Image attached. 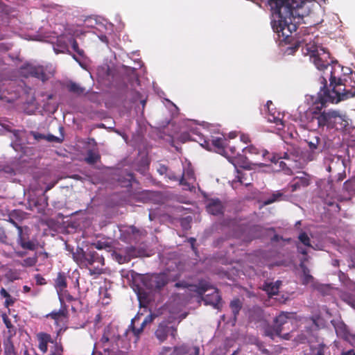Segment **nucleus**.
Listing matches in <instances>:
<instances>
[{"label": "nucleus", "mask_w": 355, "mask_h": 355, "mask_svg": "<svg viewBox=\"0 0 355 355\" xmlns=\"http://www.w3.org/2000/svg\"><path fill=\"white\" fill-rule=\"evenodd\" d=\"M293 314L290 313H282L275 319L273 328H268L266 330V335L274 339L275 336H280L283 330L285 329L284 325L292 322Z\"/></svg>", "instance_id": "nucleus-7"}, {"label": "nucleus", "mask_w": 355, "mask_h": 355, "mask_svg": "<svg viewBox=\"0 0 355 355\" xmlns=\"http://www.w3.org/2000/svg\"><path fill=\"white\" fill-rule=\"evenodd\" d=\"M207 211L212 215H220L224 210V206L218 199H211L208 200L206 205Z\"/></svg>", "instance_id": "nucleus-21"}, {"label": "nucleus", "mask_w": 355, "mask_h": 355, "mask_svg": "<svg viewBox=\"0 0 355 355\" xmlns=\"http://www.w3.org/2000/svg\"><path fill=\"white\" fill-rule=\"evenodd\" d=\"M272 28L275 32L281 41L290 42V37L296 31L297 24H271Z\"/></svg>", "instance_id": "nucleus-8"}, {"label": "nucleus", "mask_w": 355, "mask_h": 355, "mask_svg": "<svg viewBox=\"0 0 355 355\" xmlns=\"http://www.w3.org/2000/svg\"><path fill=\"white\" fill-rule=\"evenodd\" d=\"M239 165L242 169H236L238 182L245 186L250 185L252 180V173L249 169V163L248 162H243V163Z\"/></svg>", "instance_id": "nucleus-14"}, {"label": "nucleus", "mask_w": 355, "mask_h": 355, "mask_svg": "<svg viewBox=\"0 0 355 355\" xmlns=\"http://www.w3.org/2000/svg\"><path fill=\"white\" fill-rule=\"evenodd\" d=\"M7 241V236L5 233V232L0 229V242L2 243H6Z\"/></svg>", "instance_id": "nucleus-52"}, {"label": "nucleus", "mask_w": 355, "mask_h": 355, "mask_svg": "<svg viewBox=\"0 0 355 355\" xmlns=\"http://www.w3.org/2000/svg\"><path fill=\"white\" fill-rule=\"evenodd\" d=\"M134 180L133 175L130 173H123L120 175L118 181L119 184L123 187H128L131 186L132 182Z\"/></svg>", "instance_id": "nucleus-30"}, {"label": "nucleus", "mask_w": 355, "mask_h": 355, "mask_svg": "<svg viewBox=\"0 0 355 355\" xmlns=\"http://www.w3.org/2000/svg\"><path fill=\"white\" fill-rule=\"evenodd\" d=\"M69 43L71 44L73 49L76 51L80 55H83V51L78 49V43L70 36Z\"/></svg>", "instance_id": "nucleus-44"}, {"label": "nucleus", "mask_w": 355, "mask_h": 355, "mask_svg": "<svg viewBox=\"0 0 355 355\" xmlns=\"http://www.w3.org/2000/svg\"><path fill=\"white\" fill-rule=\"evenodd\" d=\"M168 279L164 274H155L144 277L142 284L149 291L160 289L167 283Z\"/></svg>", "instance_id": "nucleus-9"}, {"label": "nucleus", "mask_w": 355, "mask_h": 355, "mask_svg": "<svg viewBox=\"0 0 355 355\" xmlns=\"http://www.w3.org/2000/svg\"><path fill=\"white\" fill-rule=\"evenodd\" d=\"M230 308L233 313L234 318H236V315L239 313L241 308V302L239 299L232 300L230 303Z\"/></svg>", "instance_id": "nucleus-38"}, {"label": "nucleus", "mask_w": 355, "mask_h": 355, "mask_svg": "<svg viewBox=\"0 0 355 355\" xmlns=\"http://www.w3.org/2000/svg\"><path fill=\"white\" fill-rule=\"evenodd\" d=\"M18 230V239L17 242L21 246L22 248L33 250L35 248V243L30 240H27L24 238L22 232V228L21 227H17Z\"/></svg>", "instance_id": "nucleus-26"}, {"label": "nucleus", "mask_w": 355, "mask_h": 355, "mask_svg": "<svg viewBox=\"0 0 355 355\" xmlns=\"http://www.w3.org/2000/svg\"><path fill=\"white\" fill-rule=\"evenodd\" d=\"M190 291H195L198 295L205 296L202 300L207 305H211L214 309H219L222 306L220 295L218 294V290L214 287L208 281L201 280L198 286L189 285Z\"/></svg>", "instance_id": "nucleus-5"}, {"label": "nucleus", "mask_w": 355, "mask_h": 355, "mask_svg": "<svg viewBox=\"0 0 355 355\" xmlns=\"http://www.w3.org/2000/svg\"><path fill=\"white\" fill-rule=\"evenodd\" d=\"M306 259L304 258L301 261V263L300 264V269L301 270V279L302 282L304 285H307L309 284H312L313 282V277L312 275H310V271L309 268L304 265V261H306Z\"/></svg>", "instance_id": "nucleus-23"}, {"label": "nucleus", "mask_w": 355, "mask_h": 355, "mask_svg": "<svg viewBox=\"0 0 355 355\" xmlns=\"http://www.w3.org/2000/svg\"><path fill=\"white\" fill-rule=\"evenodd\" d=\"M170 355H200V348L196 346L182 344L175 346Z\"/></svg>", "instance_id": "nucleus-16"}, {"label": "nucleus", "mask_w": 355, "mask_h": 355, "mask_svg": "<svg viewBox=\"0 0 355 355\" xmlns=\"http://www.w3.org/2000/svg\"><path fill=\"white\" fill-rule=\"evenodd\" d=\"M324 85L316 96H309L306 100H311L313 105L320 104L315 107L309 109L305 114L307 123L313 128H324L327 129H336L337 130L346 131L351 125L352 121L345 113L338 110H329L327 111H321L322 107L327 103H338L342 101H345L355 96V82L350 88H347L345 84L343 83L341 79L336 78V83L333 85H330L331 89H326L327 83L321 80Z\"/></svg>", "instance_id": "nucleus-1"}, {"label": "nucleus", "mask_w": 355, "mask_h": 355, "mask_svg": "<svg viewBox=\"0 0 355 355\" xmlns=\"http://www.w3.org/2000/svg\"><path fill=\"white\" fill-rule=\"evenodd\" d=\"M341 355H355V351L354 349H350L346 352H343Z\"/></svg>", "instance_id": "nucleus-62"}, {"label": "nucleus", "mask_w": 355, "mask_h": 355, "mask_svg": "<svg viewBox=\"0 0 355 355\" xmlns=\"http://www.w3.org/2000/svg\"><path fill=\"white\" fill-rule=\"evenodd\" d=\"M14 262L17 266H21L23 267H31L36 263L37 258L35 257H27L22 261L15 260Z\"/></svg>", "instance_id": "nucleus-32"}, {"label": "nucleus", "mask_w": 355, "mask_h": 355, "mask_svg": "<svg viewBox=\"0 0 355 355\" xmlns=\"http://www.w3.org/2000/svg\"><path fill=\"white\" fill-rule=\"evenodd\" d=\"M171 351V347H163L159 353V355H166L169 352Z\"/></svg>", "instance_id": "nucleus-54"}, {"label": "nucleus", "mask_w": 355, "mask_h": 355, "mask_svg": "<svg viewBox=\"0 0 355 355\" xmlns=\"http://www.w3.org/2000/svg\"><path fill=\"white\" fill-rule=\"evenodd\" d=\"M243 153H244V157H246L247 154H249L250 157L254 159H258L259 157H262L263 160L268 159L271 162H274L275 164H278L280 168L285 171L286 174H291V171L289 168L288 166H291V163L286 164L284 162L279 160L282 159H285L288 162H297V158L299 157V150L293 149L288 150L287 152L284 153V156H276L272 155L270 156V153L266 150H261L257 148L254 146H250L246 148H243Z\"/></svg>", "instance_id": "nucleus-4"}, {"label": "nucleus", "mask_w": 355, "mask_h": 355, "mask_svg": "<svg viewBox=\"0 0 355 355\" xmlns=\"http://www.w3.org/2000/svg\"><path fill=\"white\" fill-rule=\"evenodd\" d=\"M0 295L2 297L6 298L10 295L4 288H1L0 290Z\"/></svg>", "instance_id": "nucleus-57"}, {"label": "nucleus", "mask_w": 355, "mask_h": 355, "mask_svg": "<svg viewBox=\"0 0 355 355\" xmlns=\"http://www.w3.org/2000/svg\"><path fill=\"white\" fill-rule=\"evenodd\" d=\"M5 355H15V348L12 343H8L5 345Z\"/></svg>", "instance_id": "nucleus-43"}, {"label": "nucleus", "mask_w": 355, "mask_h": 355, "mask_svg": "<svg viewBox=\"0 0 355 355\" xmlns=\"http://www.w3.org/2000/svg\"><path fill=\"white\" fill-rule=\"evenodd\" d=\"M157 172L160 174V175H166L167 173H168V168L164 166V165H159L157 168Z\"/></svg>", "instance_id": "nucleus-48"}, {"label": "nucleus", "mask_w": 355, "mask_h": 355, "mask_svg": "<svg viewBox=\"0 0 355 355\" xmlns=\"http://www.w3.org/2000/svg\"><path fill=\"white\" fill-rule=\"evenodd\" d=\"M35 280H36V283L38 285H43V284H46V280L44 278H43L42 276H40V275H35Z\"/></svg>", "instance_id": "nucleus-51"}, {"label": "nucleus", "mask_w": 355, "mask_h": 355, "mask_svg": "<svg viewBox=\"0 0 355 355\" xmlns=\"http://www.w3.org/2000/svg\"><path fill=\"white\" fill-rule=\"evenodd\" d=\"M68 87L70 92H72L78 95L83 94L85 92V88L81 87L76 83H71Z\"/></svg>", "instance_id": "nucleus-37"}, {"label": "nucleus", "mask_w": 355, "mask_h": 355, "mask_svg": "<svg viewBox=\"0 0 355 355\" xmlns=\"http://www.w3.org/2000/svg\"><path fill=\"white\" fill-rule=\"evenodd\" d=\"M338 337L351 341L353 335L349 331L346 324L340 319L335 318L331 321Z\"/></svg>", "instance_id": "nucleus-15"}, {"label": "nucleus", "mask_w": 355, "mask_h": 355, "mask_svg": "<svg viewBox=\"0 0 355 355\" xmlns=\"http://www.w3.org/2000/svg\"><path fill=\"white\" fill-rule=\"evenodd\" d=\"M241 141H243V143L246 144L250 141L249 137L248 135H241Z\"/></svg>", "instance_id": "nucleus-61"}, {"label": "nucleus", "mask_w": 355, "mask_h": 355, "mask_svg": "<svg viewBox=\"0 0 355 355\" xmlns=\"http://www.w3.org/2000/svg\"><path fill=\"white\" fill-rule=\"evenodd\" d=\"M67 300L68 302H70L73 300V297L67 293V291H66L65 293H64V301Z\"/></svg>", "instance_id": "nucleus-59"}, {"label": "nucleus", "mask_w": 355, "mask_h": 355, "mask_svg": "<svg viewBox=\"0 0 355 355\" xmlns=\"http://www.w3.org/2000/svg\"><path fill=\"white\" fill-rule=\"evenodd\" d=\"M63 348L62 345L55 340L50 349L49 355H63Z\"/></svg>", "instance_id": "nucleus-35"}, {"label": "nucleus", "mask_w": 355, "mask_h": 355, "mask_svg": "<svg viewBox=\"0 0 355 355\" xmlns=\"http://www.w3.org/2000/svg\"><path fill=\"white\" fill-rule=\"evenodd\" d=\"M5 305L6 307H9L10 306H12L15 303V298H13L11 295H9V297L5 298Z\"/></svg>", "instance_id": "nucleus-50"}, {"label": "nucleus", "mask_w": 355, "mask_h": 355, "mask_svg": "<svg viewBox=\"0 0 355 355\" xmlns=\"http://www.w3.org/2000/svg\"><path fill=\"white\" fill-rule=\"evenodd\" d=\"M141 315H142V314L138 313L133 319H132L131 324L129 326L128 329H126L124 331V333L123 335V336L128 337V334L131 331L132 333L134 334V336H135L137 338H138L139 336L140 335V334L143 331L144 327L147 324L151 323L155 318V315L153 314L148 315L144 318V320L142 321L140 327L137 329L135 327V323L140 320V318Z\"/></svg>", "instance_id": "nucleus-10"}, {"label": "nucleus", "mask_w": 355, "mask_h": 355, "mask_svg": "<svg viewBox=\"0 0 355 355\" xmlns=\"http://www.w3.org/2000/svg\"><path fill=\"white\" fill-rule=\"evenodd\" d=\"M0 173H5L8 174H12L13 173V169L10 166H6L3 169L0 170Z\"/></svg>", "instance_id": "nucleus-55"}, {"label": "nucleus", "mask_w": 355, "mask_h": 355, "mask_svg": "<svg viewBox=\"0 0 355 355\" xmlns=\"http://www.w3.org/2000/svg\"><path fill=\"white\" fill-rule=\"evenodd\" d=\"M193 122L189 121V124H187L188 128H189L190 132L193 135H200L201 133L199 132L198 128L197 127L193 126Z\"/></svg>", "instance_id": "nucleus-47"}, {"label": "nucleus", "mask_w": 355, "mask_h": 355, "mask_svg": "<svg viewBox=\"0 0 355 355\" xmlns=\"http://www.w3.org/2000/svg\"><path fill=\"white\" fill-rule=\"evenodd\" d=\"M302 176H297L294 178L293 183L291 187L293 188L292 191H295L300 187H306L309 184V181L308 178L305 176L304 173H302Z\"/></svg>", "instance_id": "nucleus-29"}, {"label": "nucleus", "mask_w": 355, "mask_h": 355, "mask_svg": "<svg viewBox=\"0 0 355 355\" xmlns=\"http://www.w3.org/2000/svg\"><path fill=\"white\" fill-rule=\"evenodd\" d=\"M195 175L190 163L183 164V172L180 175V184L184 186V189L192 190L191 184L195 182Z\"/></svg>", "instance_id": "nucleus-12"}, {"label": "nucleus", "mask_w": 355, "mask_h": 355, "mask_svg": "<svg viewBox=\"0 0 355 355\" xmlns=\"http://www.w3.org/2000/svg\"><path fill=\"white\" fill-rule=\"evenodd\" d=\"M3 322L5 324L6 328L8 329V332L10 335L15 334L16 330L14 326L12 324L10 320L8 318L6 313L2 314Z\"/></svg>", "instance_id": "nucleus-36"}, {"label": "nucleus", "mask_w": 355, "mask_h": 355, "mask_svg": "<svg viewBox=\"0 0 355 355\" xmlns=\"http://www.w3.org/2000/svg\"><path fill=\"white\" fill-rule=\"evenodd\" d=\"M169 329H170V331H169L168 334L171 335L172 338L175 340L176 339V336H177V329H176V328H175L174 327H172V326H169Z\"/></svg>", "instance_id": "nucleus-53"}, {"label": "nucleus", "mask_w": 355, "mask_h": 355, "mask_svg": "<svg viewBox=\"0 0 355 355\" xmlns=\"http://www.w3.org/2000/svg\"><path fill=\"white\" fill-rule=\"evenodd\" d=\"M166 176L171 180H173V181H179L180 182V175H175L173 172L171 171H168V173L166 175Z\"/></svg>", "instance_id": "nucleus-46"}, {"label": "nucleus", "mask_w": 355, "mask_h": 355, "mask_svg": "<svg viewBox=\"0 0 355 355\" xmlns=\"http://www.w3.org/2000/svg\"><path fill=\"white\" fill-rule=\"evenodd\" d=\"M31 135H33L34 139L37 140V141H39L40 139H45V138H46V135H43V134H41V133H39V132H32Z\"/></svg>", "instance_id": "nucleus-49"}, {"label": "nucleus", "mask_w": 355, "mask_h": 355, "mask_svg": "<svg viewBox=\"0 0 355 355\" xmlns=\"http://www.w3.org/2000/svg\"><path fill=\"white\" fill-rule=\"evenodd\" d=\"M281 281H276L275 282H265L263 285V290L265 291L269 296L277 295L279 292Z\"/></svg>", "instance_id": "nucleus-27"}, {"label": "nucleus", "mask_w": 355, "mask_h": 355, "mask_svg": "<svg viewBox=\"0 0 355 355\" xmlns=\"http://www.w3.org/2000/svg\"><path fill=\"white\" fill-rule=\"evenodd\" d=\"M103 20H104V19L103 17H101L100 16H96V15L88 16L86 17V19H85V21H94L96 23L102 22Z\"/></svg>", "instance_id": "nucleus-45"}, {"label": "nucleus", "mask_w": 355, "mask_h": 355, "mask_svg": "<svg viewBox=\"0 0 355 355\" xmlns=\"http://www.w3.org/2000/svg\"><path fill=\"white\" fill-rule=\"evenodd\" d=\"M55 286L61 304L64 303V293L66 292L67 282L65 276L62 273H58L55 280Z\"/></svg>", "instance_id": "nucleus-19"}, {"label": "nucleus", "mask_w": 355, "mask_h": 355, "mask_svg": "<svg viewBox=\"0 0 355 355\" xmlns=\"http://www.w3.org/2000/svg\"><path fill=\"white\" fill-rule=\"evenodd\" d=\"M169 331V326L165 322H163L159 324L155 334L159 342L162 343L166 340Z\"/></svg>", "instance_id": "nucleus-24"}, {"label": "nucleus", "mask_w": 355, "mask_h": 355, "mask_svg": "<svg viewBox=\"0 0 355 355\" xmlns=\"http://www.w3.org/2000/svg\"><path fill=\"white\" fill-rule=\"evenodd\" d=\"M0 9L3 12H4L7 15H14L13 12H15V8L1 2H0Z\"/></svg>", "instance_id": "nucleus-40"}, {"label": "nucleus", "mask_w": 355, "mask_h": 355, "mask_svg": "<svg viewBox=\"0 0 355 355\" xmlns=\"http://www.w3.org/2000/svg\"><path fill=\"white\" fill-rule=\"evenodd\" d=\"M101 341L103 344H105V343H108V341H109V337H108L106 334H104V335L103 336V337L101 338Z\"/></svg>", "instance_id": "nucleus-63"}, {"label": "nucleus", "mask_w": 355, "mask_h": 355, "mask_svg": "<svg viewBox=\"0 0 355 355\" xmlns=\"http://www.w3.org/2000/svg\"><path fill=\"white\" fill-rule=\"evenodd\" d=\"M282 193L277 191V192H275L274 193H272L270 197H268L265 201H264V204L265 205H269V204H271V203H273L276 201H278L280 200V198H282Z\"/></svg>", "instance_id": "nucleus-39"}, {"label": "nucleus", "mask_w": 355, "mask_h": 355, "mask_svg": "<svg viewBox=\"0 0 355 355\" xmlns=\"http://www.w3.org/2000/svg\"><path fill=\"white\" fill-rule=\"evenodd\" d=\"M298 239L300 240V243L303 244L304 246L302 247L300 244L297 245V250L301 254L304 255L307 254L306 248H313V247L311 245L310 243V239L306 233H300L298 236Z\"/></svg>", "instance_id": "nucleus-25"}, {"label": "nucleus", "mask_w": 355, "mask_h": 355, "mask_svg": "<svg viewBox=\"0 0 355 355\" xmlns=\"http://www.w3.org/2000/svg\"><path fill=\"white\" fill-rule=\"evenodd\" d=\"M63 138H64L63 135H61V137H58L53 135H46L45 139L50 142L60 143L61 141H62Z\"/></svg>", "instance_id": "nucleus-42"}, {"label": "nucleus", "mask_w": 355, "mask_h": 355, "mask_svg": "<svg viewBox=\"0 0 355 355\" xmlns=\"http://www.w3.org/2000/svg\"><path fill=\"white\" fill-rule=\"evenodd\" d=\"M20 73L25 76H33L44 81L47 76L42 66H36L33 64H26L20 69Z\"/></svg>", "instance_id": "nucleus-11"}, {"label": "nucleus", "mask_w": 355, "mask_h": 355, "mask_svg": "<svg viewBox=\"0 0 355 355\" xmlns=\"http://www.w3.org/2000/svg\"><path fill=\"white\" fill-rule=\"evenodd\" d=\"M180 139L183 142L186 141L187 140L193 139L191 135L184 133L181 135Z\"/></svg>", "instance_id": "nucleus-56"}, {"label": "nucleus", "mask_w": 355, "mask_h": 355, "mask_svg": "<svg viewBox=\"0 0 355 355\" xmlns=\"http://www.w3.org/2000/svg\"><path fill=\"white\" fill-rule=\"evenodd\" d=\"M225 148L229 149L231 151L232 157L234 159L235 162H233V164L235 168H236V164H240L241 163H243V162H247L248 157H244L243 155H241L239 153H236L235 147L227 146L226 145Z\"/></svg>", "instance_id": "nucleus-28"}, {"label": "nucleus", "mask_w": 355, "mask_h": 355, "mask_svg": "<svg viewBox=\"0 0 355 355\" xmlns=\"http://www.w3.org/2000/svg\"><path fill=\"white\" fill-rule=\"evenodd\" d=\"M48 316L55 320H59L64 316V312L62 310L54 311L49 313Z\"/></svg>", "instance_id": "nucleus-41"}, {"label": "nucleus", "mask_w": 355, "mask_h": 355, "mask_svg": "<svg viewBox=\"0 0 355 355\" xmlns=\"http://www.w3.org/2000/svg\"><path fill=\"white\" fill-rule=\"evenodd\" d=\"M255 311L258 314V320H261V315H262V311L261 309L259 308H257L255 309Z\"/></svg>", "instance_id": "nucleus-64"}, {"label": "nucleus", "mask_w": 355, "mask_h": 355, "mask_svg": "<svg viewBox=\"0 0 355 355\" xmlns=\"http://www.w3.org/2000/svg\"><path fill=\"white\" fill-rule=\"evenodd\" d=\"M17 214V211H14L10 216V219H9V221L13 224L17 228V227H19L17 223L12 219V216H14V214Z\"/></svg>", "instance_id": "nucleus-58"}, {"label": "nucleus", "mask_w": 355, "mask_h": 355, "mask_svg": "<svg viewBox=\"0 0 355 355\" xmlns=\"http://www.w3.org/2000/svg\"><path fill=\"white\" fill-rule=\"evenodd\" d=\"M304 355H331L329 348L326 345L318 343L317 345H311L310 346L309 352L305 353Z\"/></svg>", "instance_id": "nucleus-22"}, {"label": "nucleus", "mask_w": 355, "mask_h": 355, "mask_svg": "<svg viewBox=\"0 0 355 355\" xmlns=\"http://www.w3.org/2000/svg\"><path fill=\"white\" fill-rule=\"evenodd\" d=\"M270 105H272L270 101L267 102L266 107L268 111L266 118L269 123H273L275 124V128L277 130H282L285 127V121H284V113L278 112L277 110H272L270 108Z\"/></svg>", "instance_id": "nucleus-13"}, {"label": "nucleus", "mask_w": 355, "mask_h": 355, "mask_svg": "<svg viewBox=\"0 0 355 355\" xmlns=\"http://www.w3.org/2000/svg\"><path fill=\"white\" fill-rule=\"evenodd\" d=\"M354 293H350L348 292L343 293L340 295L341 299L347 302L352 307L355 309V287H354Z\"/></svg>", "instance_id": "nucleus-31"}, {"label": "nucleus", "mask_w": 355, "mask_h": 355, "mask_svg": "<svg viewBox=\"0 0 355 355\" xmlns=\"http://www.w3.org/2000/svg\"><path fill=\"white\" fill-rule=\"evenodd\" d=\"M73 259L80 265L88 268L89 275L101 274L104 266V258L95 251H89L80 258L73 254Z\"/></svg>", "instance_id": "nucleus-6"}, {"label": "nucleus", "mask_w": 355, "mask_h": 355, "mask_svg": "<svg viewBox=\"0 0 355 355\" xmlns=\"http://www.w3.org/2000/svg\"><path fill=\"white\" fill-rule=\"evenodd\" d=\"M70 41V36L61 35L58 37L56 43L53 44V51L58 54L68 51V44Z\"/></svg>", "instance_id": "nucleus-20"}, {"label": "nucleus", "mask_w": 355, "mask_h": 355, "mask_svg": "<svg viewBox=\"0 0 355 355\" xmlns=\"http://www.w3.org/2000/svg\"><path fill=\"white\" fill-rule=\"evenodd\" d=\"M15 254L19 257H24L26 256V252L24 251H15Z\"/></svg>", "instance_id": "nucleus-60"}, {"label": "nucleus", "mask_w": 355, "mask_h": 355, "mask_svg": "<svg viewBox=\"0 0 355 355\" xmlns=\"http://www.w3.org/2000/svg\"><path fill=\"white\" fill-rule=\"evenodd\" d=\"M211 143L219 150H223L226 146L225 140L223 137H212Z\"/></svg>", "instance_id": "nucleus-34"}, {"label": "nucleus", "mask_w": 355, "mask_h": 355, "mask_svg": "<svg viewBox=\"0 0 355 355\" xmlns=\"http://www.w3.org/2000/svg\"><path fill=\"white\" fill-rule=\"evenodd\" d=\"M306 142L312 150H318L322 151L324 148L323 139L317 132H311L309 135Z\"/></svg>", "instance_id": "nucleus-17"}, {"label": "nucleus", "mask_w": 355, "mask_h": 355, "mask_svg": "<svg viewBox=\"0 0 355 355\" xmlns=\"http://www.w3.org/2000/svg\"><path fill=\"white\" fill-rule=\"evenodd\" d=\"M37 339L38 341V348L43 354L47 352L48 345L49 343L53 345L56 340H53L50 334L43 332L37 334Z\"/></svg>", "instance_id": "nucleus-18"}, {"label": "nucleus", "mask_w": 355, "mask_h": 355, "mask_svg": "<svg viewBox=\"0 0 355 355\" xmlns=\"http://www.w3.org/2000/svg\"><path fill=\"white\" fill-rule=\"evenodd\" d=\"M271 22H287V19H303L312 12L313 0H268Z\"/></svg>", "instance_id": "nucleus-3"}, {"label": "nucleus", "mask_w": 355, "mask_h": 355, "mask_svg": "<svg viewBox=\"0 0 355 355\" xmlns=\"http://www.w3.org/2000/svg\"><path fill=\"white\" fill-rule=\"evenodd\" d=\"M100 159V155L98 152L89 150L87 153V156L85 158V160L87 163L89 164H94L96 163Z\"/></svg>", "instance_id": "nucleus-33"}, {"label": "nucleus", "mask_w": 355, "mask_h": 355, "mask_svg": "<svg viewBox=\"0 0 355 355\" xmlns=\"http://www.w3.org/2000/svg\"><path fill=\"white\" fill-rule=\"evenodd\" d=\"M318 40V38H316ZM313 35L308 34L303 39L297 40L295 46L288 47L286 53L293 54L302 46V53L310 56V60L315 67L322 71L321 80L327 83V80L331 82V85L336 83V78L339 75L340 66L337 61L330 60L329 53L324 48L318 45Z\"/></svg>", "instance_id": "nucleus-2"}]
</instances>
